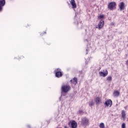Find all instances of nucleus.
<instances>
[{
	"mask_svg": "<svg viewBox=\"0 0 128 128\" xmlns=\"http://www.w3.org/2000/svg\"><path fill=\"white\" fill-rule=\"evenodd\" d=\"M119 8L120 10H124V2H121L120 4L118 5Z\"/></svg>",
	"mask_w": 128,
	"mask_h": 128,
	"instance_id": "9d476101",
	"label": "nucleus"
},
{
	"mask_svg": "<svg viewBox=\"0 0 128 128\" xmlns=\"http://www.w3.org/2000/svg\"><path fill=\"white\" fill-rule=\"evenodd\" d=\"M104 22L102 20L100 21V23L98 24V26H96V28H98V30H102L104 27Z\"/></svg>",
	"mask_w": 128,
	"mask_h": 128,
	"instance_id": "0eeeda50",
	"label": "nucleus"
},
{
	"mask_svg": "<svg viewBox=\"0 0 128 128\" xmlns=\"http://www.w3.org/2000/svg\"><path fill=\"white\" fill-rule=\"evenodd\" d=\"M122 128H126V124L125 123H122Z\"/></svg>",
	"mask_w": 128,
	"mask_h": 128,
	"instance_id": "6ab92c4d",
	"label": "nucleus"
},
{
	"mask_svg": "<svg viewBox=\"0 0 128 128\" xmlns=\"http://www.w3.org/2000/svg\"><path fill=\"white\" fill-rule=\"evenodd\" d=\"M120 92L118 90H115L113 93L114 96H116V98H118L120 96Z\"/></svg>",
	"mask_w": 128,
	"mask_h": 128,
	"instance_id": "4468645a",
	"label": "nucleus"
},
{
	"mask_svg": "<svg viewBox=\"0 0 128 128\" xmlns=\"http://www.w3.org/2000/svg\"><path fill=\"white\" fill-rule=\"evenodd\" d=\"M104 104L106 106H112V101L110 100H108L105 102Z\"/></svg>",
	"mask_w": 128,
	"mask_h": 128,
	"instance_id": "6e6552de",
	"label": "nucleus"
},
{
	"mask_svg": "<svg viewBox=\"0 0 128 128\" xmlns=\"http://www.w3.org/2000/svg\"><path fill=\"white\" fill-rule=\"evenodd\" d=\"M95 102L97 104H100L102 102V98L100 97H97L95 99Z\"/></svg>",
	"mask_w": 128,
	"mask_h": 128,
	"instance_id": "f8f14e48",
	"label": "nucleus"
},
{
	"mask_svg": "<svg viewBox=\"0 0 128 128\" xmlns=\"http://www.w3.org/2000/svg\"><path fill=\"white\" fill-rule=\"evenodd\" d=\"M126 66H128V60L126 61Z\"/></svg>",
	"mask_w": 128,
	"mask_h": 128,
	"instance_id": "412c9836",
	"label": "nucleus"
},
{
	"mask_svg": "<svg viewBox=\"0 0 128 128\" xmlns=\"http://www.w3.org/2000/svg\"><path fill=\"white\" fill-rule=\"evenodd\" d=\"M98 18H104V15H100V16H98Z\"/></svg>",
	"mask_w": 128,
	"mask_h": 128,
	"instance_id": "aec40b11",
	"label": "nucleus"
},
{
	"mask_svg": "<svg viewBox=\"0 0 128 128\" xmlns=\"http://www.w3.org/2000/svg\"><path fill=\"white\" fill-rule=\"evenodd\" d=\"M106 80H108V82H112V78L111 76H108L107 77Z\"/></svg>",
	"mask_w": 128,
	"mask_h": 128,
	"instance_id": "f3484780",
	"label": "nucleus"
},
{
	"mask_svg": "<svg viewBox=\"0 0 128 128\" xmlns=\"http://www.w3.org/2000/svg\"><path fill=\"white\" fill-rule=\"evenodd\" d=\"M70 4L72 6V8H76V4L74 0H71Z\"/></svg>",
	"mask_w": 128,
	"mask_h": 128,
	"instance_id": "9b49d317",
	"label": "nucleus"
},
{
	"mask_svg": "<svg viewBox=\"0 0 128 128\" xmlns=\"http://www.w3.org/2000/svg\"><path fill=\"white\" fill-rule=\"evenodd\" d=\"M108 74V70H106L105 72L104 70V72H99V74L100 76H103V78H106V76Z\"/></svg>",
	"mask_w": 128,
	"mask_h": 128,
	"instance_id": "39448f33",
	"label": "nucleus"
},
{
	"mask_svg": "<svg viewBox=\"0 0 128 128\" xmlns=\"http://www.w3.org/2000/svg\"><path fill=\"white\" fill-rule=\"evenodd\" d=\"M100 128H104V124L103 122H101L100 124Z\"/></svg>",
	"mask_w": 128,
	"mask_h": 128,
	"instance_id": "dca6fc26",
	"label": "nucleus"
},
{
	"mask_svg": "<svg viewBox=\"0 0 128 128\" xmlns=\"http://www.w3.org/2000/svg\"><path fill=\"white\" fill-rule=\"evenodd\" d=\"M122 116L123 120H126V112L124 110L122 112Z\"/></svg>",
	"mask_w": 128,
	"mask_h": 128,
	"instance_id": "2eb2a0df",
	"label": "nucleus"
},
{
	"mask_svg": "<svg viewBox=\"0 0 128 128\" xmlns=\"http://www.w3.org/2000/svg\"><path fill=\"white\" fill-rule=\"evenodd\" d=\"M70 82L72 84H74L76 86V84H78V78H74L72 80H70Z\"/></svg>",
	"mask_w": 128,
	"mask_h": 128,
	"instance_id": "ddd939ff",
	"label": "nucleus"
},
{
	"mask_svg": "<svg viewBox=\"0 0 128 128\" xmlns=\"http://www.w3.org/2000/svg\"><path fill=\"white\" fill-rule=\"evenodd\" d=\"M116 2H110L108 4V8L109 10H112L114 8H116Z\"/></svg>",
	"mask_w": 128,
	"mask_h": 128,
	"instance_id": "7ed1b4c3",
	"label": "nucleus"
},
{
	"mask_svg": "<svg viewBox=\"0 0 128 128\" xmlns=\"http://www.w3.org/2000/svg\"><path fill=\"white\" fill-rule=\"evenodd\" d=\"M81 124L83 126H88L90 125V120L86 117H84L82 119Z\"/></svg>",
	"mask_w": 128,
	"mask_h": 128,
	"instance_id": "f257e3e1",
	"label": "nucleus"
},
{
	"mask_svg": "<svg viewBox=\"0 0 128 128\" xmlns=\"http://www.w3.org/2000/svg\"><path fill=\"white\" fill-rule=\"evenodd\" d=\"M29 126V128H30V126Z\"/></svg>",
	"mask_w": 128,
	"mask_h": 128,
	"instance_id": "5701e85b",
	"label": "nucleus"
},
{
	"mask_svg": "<svg viewBox=\"0 0 128 128\" xmlns=\"http://www.w3.org/2000/svg\"><path fill=\"white\" fill-rule=\"evenodd\" d=\"M62 92L66 94V92H70V86H62L61 88Z\"/></svg>",
	"mask_w": 128,
	"mask_h": 128,
	"instance_id": "f03ea898",
	"label": "nucleus"
},
{
	"mask_svg": "<svg viewBox=\"0 0 128 128\" xmlns=\"http://www.w3.org/2000/svg\"><path fill=\"white\" fill-rule=\"evenodd\" d=\"M80 112H82V111L80 110Z\"/></svg>",
	"mask_w": 128,
	"mask_h": 128,
	"instance_id": "4be33fe9",
	"label": "nucleus"
},
{
	"mask_svg": "<svg viewBox=\"0 0 128 128\" xmlns=\"http://www.w3.org/2000/svg\"><path fill=\"white\" fill-rule=\"evenodd\" d=\"M6 4V0H0V12L2 10V6Z\"/></svg>",
	"mask_w": 128,
	"mask_h": 128,
	"instance_id": "1a4fd4ad",
	"label": "nucleus"
},
{
	"mask_svg": "<svg viewBox=\"0 0 128 128\" xmlns=\"http://www.w3.org/2000/svg\"><path fill=\"white\" fill-rule=\"evenodd\" d=\"M69 124H70L71 128H78V123L76 120H71L69 122Z\"/></svg>",
	"mask_w": 128,
	"mask_h": 128,
	"instance_id": "20e7f679",
	"label": "nucleus"
},
{
	"mask_svg": "<svg viewBox=\"0 0 128 128\" xmlns=\"http://www.w3.org/2000/svg\"><path fill=\"white\" fill-rule=\"evenodd\" d=\"M94 104V102L92 101H91L89 102V106H92Z\"/></svg>",
	"mask_w": 128,
	"mask_h": 128,
	"instance_id": "a211bd4d",
	"label": "nucleus"
},
{
	"mask_svg": "<svg viewBox=\"0 0 128 128\" xmlns=\"http://www.w3.org/2000/svg\"><path fill=\"white\" fill-rule=\"evenodd\" d=\"M58 70H60V68H58L57 70H55L56 76V78H60V76H62V72H60V71H58Z\"/></svg>",
	"mask_w": 128,
	"mask_h": 128,
	"instance_id": "423d86ee",
	"label": "nucleus"
}]
</instances>
